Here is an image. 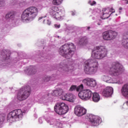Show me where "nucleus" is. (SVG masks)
Instances as JSON below:
<instances>
[{
    "label": "nucleus",
    "instance_id": "20",
    "mask_svg": "<svg viewBox=\"0 0 128 128\" xmlns=\"http://www.w3.org/2000/svg\"><path fill=\"white\" fill-rule=\"evenodd\" d=\"M102 80L108 84H114V78H112L110 76H102Z\"/></svg>",
    "mask_w": 128,
    "mask_h": 128
},
{
    "label": "nucleus",
    "instance_id": "23",
    "mask_svg": "<svg viewBox=\"0 0 128 128\" xmlns=\"http://www.w3.org/2000/svg\"><path fill=\"white\" fill-rule=\"evenodd\" d=\"M6 18L7 20H12L14 18V12H10L6 15Z\"/></svg>",
    "mask_w": 128,
    "mask_h": 128
},
{
    "label": "nucleus",
    "instance_id": "28",
    "mask_svg": "<svg viewBox=\"0 0 128 128\" xmlns=\"http://www.w3.org/2000/svg\"><path fill=\"white\" fill-rule=\"evenodd\" d=\"M122 79H119L116 80V78H114V82L113 84H122Z\"/></svg>",
    "mask_w": 128,
    "mask_h": 128
},
{
    "label": "nucleus",
    "instance_id": "11",
    "mask_svg": "<svg viewBox=\"0 0 128 128\" xmlns=\"http://www.w3.org/2000/svg\"><path fill=\"white\" fill-rule=\"evenodd\" d=\"M78 96L83 100H88L92 96V92L88 89L80 91Z\"/></svg>",
    "mask_w": 128,
    "mask_h": 128
},
{
    "label": "nucleus",
    "instance_id": "8",
    "mask_svg": "<svg viewBox=\"0 0 128 128\" xmlns=\"http://www.w3.org/2000/svg\"><path fill=\"white\" fill-rule=\"evenodd\" d=\"M10 54L6 51V50H3L0 52V58L2 59L0 61V64L1 66H4L8 64L10 60ZM4 64V65H3Z\"/></svg>",
    "mask_w": 128,
    "mask_h": 128
},
{
    "label": "nucleus",
    "instance_id": "41",
    "mask_svg": "<svg viewBox=\"0 0 128 128\" xmlns=\"http://www.w3.org/2000/svg\"><path fill=\"white\" fill-rule=\"evenodd\" d=\"M51 22L50 21V20H47V24L48 26H50Z\"/></svg>",
    "mask_w": 128,
    "mask_h": 128
},
{
    "label": "nucleus",
    "instance_id": "40",
    "mask_svg": "<svg viewBox=\"0 0 128 128\" xmlns=\"http://www.w3.org/2000/svg\"><path fill=\"white\" fill-rule=\"evenodd\" d=\"M39 122L40 124H42V118H39Z\"/></svg>",
    "mask_w": 128,
    "mask_h": 128
},
{
    "label": "nucleus",
    "instance_id": "14",
    "mask_svg": "<svg viewBox=\"0 0 128 128\" xmlns=\"http://www.w3.org/2000/svg\"><path fill=\"white\" fill-rule=\"evenodd\" d=\"M83 82L88 86L94 88L96 86V80L92 78H86L83 80Z\"/></svg>",
    "mask_w": 128,
    "mask_h": 128
},
{
    "label": "nucleus",
    "instance_id": "31",
    "mask_svg": "<svg viewBox=\"0 0 128 128\" xmlns=\"http://www.w3.org/2000/svg\"><path fill=\"white\" fill-rule=\"evenodd\" d=\"M50 77L48 76H46L43 78V80L45 82H50Z\"/></svg>",
    "mask_w": 128,
    "mask_h": 128
},
{
    "label": "nucleus",
    "instance_id": "10",
    "mask_svg": "<svg viewBox=\"0 0 128 128\" xmlns=\"http://www.w3.org/2000/svg\"><path fill=\"white\" fill-rule=\"evenodd\" d=\"M118 36V32L116 31L108 30L102 33V38L104 40H112Z\"/></svg>",
    "mask_w": 128,
    "mask_h": 128
},
{
    "label": "nucleus",
    "instance_id": "54",
    "mask_svg": "<svg viewBox=\"0 0 128 128\" xmlns=\"http://www.w3.org/2000/svg\"><path fill=\"white\" fill-rule=\"evenodd\" d=\"M119 12H120H120H121L120 11Z\"/></svg>",
    "mask_w": 128,
    "mask_h": 128
},
{
    "label": "nucleus",
    "instance_id": "33",
    "mask_svg": "<svg viewBox=\"0 0 128 128\" xmlns=\"http://www.w3.org/2000/svg\"><path fill=\"white\" fill-rule=\"evenodd\" d=\"M6 120V117L2 116V115H0V124H2Z\"/></svg>",
    "mask_w": 128,
    "mask_h": 128
},
{
    "label": "nucleus",
    "instance_id": "6",
    "mask_svg": "<svg viewBox=\"0 0 128 128\" xmlns=\"http://www.w3.org/2000/svg\"><path fill=\"white\" fill-rule=\"evenodd\" d=\"M54 110L58 114H64L68 112V106L64 102H58L54 106Z\"/></svg>",
    "mask_w": 128,
    "mask_h": 128
},
{
    "label": "nucleus",
    "instance_id": "50",
    "mask_svg": "<svg viewBox=\"0 0 128 128\" xmlns=\"http://www.w3.org/2000/svg\"><path fill=\"white\" fill-rule=\"evenodd\" d=\"M126 104H127V105L128 106V101H127V102H126Z\"/></svg>",
    "mask_w": 128,
    "mask_h": 128
},
{
    "label": "nucleus",
    "instance_id": "3",
    "mask_svg": "<svg viewBox=\"0 0 128 128\" xmlns=\"http://www.w3.org/2000/svg\"><path fill=\"white\" fill-rule=\"evenodd\" d=\"M98 64L94 59H90L88 60L85 64L84 70L86 74H92L96 72Z\"/></svg>",
    "mask_w": 128,
    "mask_h": 128
},
{
    "label": "nucleus",
    "instance_id": "52",
    "mask_svg": "<svg viewBox=\"0 0 128 128\" xmlns=\"http://www.w3.org/2000/svg\"><path fill=\"white\" fill-rule=\"evenodd\" d=\"M44 22H46V20H44L43 22L44 24Z\"/></svg>",
    "mask_w": 128,
    "mask_h": 128
},
{
    "label": "nucleus",
    "instance_id": "21",
    "mask_svg": "<svg viewBox=\"0 0 128 128\" xmlns=\"http://www.w3.org/2000/svg\"><path fill=\"white\" fill-rule=\"evenodd\" d=\"M36 72V70L34 66H30L26 70V74L28 76H30L32 74H34Z\"/></svg>",
    "mask_w": 128,
    "mask_h": 128
},
{
    "label": "nucleus",
    "instance_id": "16",
    "mask_svg": "<svg viewBox=\"0 0 128 128\" xmlns=\"http://www.w3.org/2000/svg\"><path fill=\"white\" fill-rule=\"evenodd\" d=\"M60 99L63 100H67L68 102H73L76 100V96L72 94H64L62 96Z\"/></svg>",
    "mask_w": 128,
    "mask_h": 128
},
{
    "label": "nucleus",
    "instance_id": "49",
    "mask_svg": "<svg viewBox=\"0 0 128 128\" xmlns=\"http://www.w3.org/2000/svg\"><path fill=\"white\" fill-rule=\"evenodd\" d=\"M90 26L88 27V30H90Z\"/></svg>",
    "mask_w": 128,
    "mask_h": 128
},
{
    "label": "nucleus",
    "instance_id": "13",
    "mask_svg": "<svg viewBox=\"0 0 128 128\" xmlns=\"http://www.w3.org/2000/svg\"><path fill=\"white\" fill-rule=\"evenodd\" d=\"M74 114L78 116H82L86 114V110L80 106H77L74 108Z\"/></svg>",
    "mask_w": 128,
    "mask_h": 128
},
{
    "label": "nucleus",
    "instance_id": "2",
    "mask_svg": "<svg viewBox=\"0 0 128 128\" xmlns=\"http://www.w3.org/2000/svg\"><path fill=\"white\" fill-rule=\"evenodd\" d=\"M38 10L35 6L29 7L26 9L22 14L21 20L23 22L32 20L38 16Z\"/></svg>",
    "mask_w": 128,
    "mask_h": 128
},
{
    "label": "nucleus",
    "instance_id": "51",
    "mask_svg": "<svg viewBox=\"0 0 128 128\" xmlns=\"http://www.w3.org/2000/svg\"><path fill=\"white\" fill-rule=\"evenodd\" d=\"M72 16H74V12L72 13Z\"/></svg>",
    "mask_w": 128,
    "mask_h": 128
},
{
    "label": "nucleus",
    "instance_id": "46",
    "mask_svg": "<svg viewBox=\"0 0 128 128\" xmlns=\"http://www.w3.org/2000/svg\"><path fill=\"white\" fill-rule=\"evenodd\" d=\"M122 10V8L120 7V8H119V10Z\"/></svg>",
    "mask_w": 128,
    "mask_h": 128
},
{
    "label": "nucleus",
    "instance_id": "37",
    "mask_svg": "<svg viewBox=\"0 0 128 128\" xmlns=\"http://www.w3.org/2000/svg\"><path fill=\"white\" fill-rule=\"evenodd\" d=\"M98 12V10L96 9L94 10L92 12L93 14L94 15L98 14V12Z\"/></svg>",
    "mask_w": 128,
    "mask_h": 128
},
{
    "label": "nucleus",
    "instance_id": "44",
    "mask_svg": "<svg viewBox=\"0 0 128 128\" xmlns=\"http://www.w3.org/2000/svg\"><path fill=\"white\" fill-rule=\"evenodd\" d=\"M43 18L44 17H42V16L40 17L39 18H38V20H42V18Z\"/></svg>",
    "mask_w": 128,
    "mask_h": 128
},
{
    "label": "nucleus",
    "instance_id": "9",
    "mask_svg": "<svg viewBox=\"0 0 128 128\" xmlns=\"http://www.w3.org/2000/svg\"><path fill=\"white\" fill-rule=\"evenodd\" d=\"M22 118V111L20 109L14 110L10 112L8 116V120H18Z\"/></svg>",
    "mask_w": 128,
    "mask_h": 128
},
{
    "label": "nucleus",
    "instance_id": "42",
    "mask_svg": "<svg viewBox=\"0 0 128 128\" xmlns=\"http://www.w3.org/2000/svg\"><path fill=\"white\" fill-rule=\"evenodd\" d=\"M96 2L95 1H93L92 4H90L91 6H94V4H96Z\"/></svg>",
    "mask_w": 128,
    "mask_h": 128
},
{
    "label": "nucleus",
    "instance_id": "22",
    "mask_svg": "<svg viewBox=\"0 0 128 128\" xmlns=\"http://www.w3.org/2000/svg\"><path fill=\"white\" fill-rule=\"evenodd\" d=\"M92 100L94 102H100V94L98 93H96V92H94V93L92 94Z\"/></svg>",
    "mask_w": 128,
    "mask_h": 128
},
{
    "label": "nucleus",
    "instance_id": "5",
    "mask_svg": "<svg viewBox=\"0 0 128 128\" xmlns=\"http://www.w3.org/2000/svg\"><path fill=\"white\" fill-rule=\"evenodd\" d=\"M30 92H32V89L30 86H26L21 88L18 94V100H26L30 96Z\"/></svg>",
    "mask_w": 128,
    "mask_h": 128
},
{
    "label": "nucleus",
    "instance_id": "36",
    "mask_svg": "<svg viewBox=\"0 0 128 128\" xmlns=\"http://www.w3.org/2000/svg\"><path fill=\"white\" fill-rule=\"evenodd\" d=\"M110 16H108V14H103V18H104V19L106 18H108Z\"/></svg>",
    "mask_w": 128,
    "mask_h": 128
},
{
    "label": "nucleus",
    "instance_id": "19",
    "mask_svg": "<svg viewBox=\"0 0 128 128\" xmlns=\"http://www.w3.org/2000/svg\"><path fill=\"white\" fill-rule=\"evenodd\" d=\"M121 92L123 96L128 98V84H126L124 85L121 90Z\"/></svg>",
    "mask_w": 128,
    "mask_h": 128
},
{
    "label": "nucleus",
    "instance_id": "43",
    "mask_svg": "<svg viewBox=\"0 0 128 128\" xmlns=\"http://www.w3.org/2000/svg\"><path fill=\"white\" fill-rule=\"evenodd\" d=\"M18 4L19 6H22V2H18Z\"/></svg>",
    "mask_w": 128,
    "mask_h": 128
},
{
    "label": "nucleus",
    "instance_id": "18",
    "mask_svg": "<svg viewBox=\"0 0 128 128\" xmlns=\"http://www.w3.org/2000/svg\"><path fill=\"white\" fill-rule=\"evenodd\" d=\"M122 44L126 48H128V32L124 33L122 40Z\"/></svg>",
    "mask_w": 128,
    "mask_h": 128
},
{
    "label": "nucleus",
    "instance_id": "30",
    "mask_svg": "<svg viewBox=\"0 0 128 128\" xmlns=\"http://www.w3.org/2000/svg\"><path fill=\"white\" fill-rule=\"evenodd\" d=\"M54 18H56V20H61L62 19V16H60V13L56 12L54 16Z\"/></svg>",
    "mask_w": 128,
    "mask_h": 128
},
{
    "label": "nucleus",
    "instance_id": "17",
    "mask_svg": "<svg viewBox=\"0 0 128 128\" xmlns=\"http://www.w3.org/2000/svg\"><path fill=\"white\" fill-rule=\"evenodd\" d=\"M72 66L69 65H64L60 64L59 66L58 70L59 72H70V70H72Z\"/></svg>",
    "mask_w": 128,
    "mask_h": 128
},
{
    "label": "nucleus",
    "instance_id": "39",
    "mask_svg": "<svg viewBox=\"0 0 128 128\" xmlns=\"http://www.w3.org/2000/svg\"><path fill=\"white\" fill-rule=\"evenodd\" d=\"M110 12L114 13V12L115 10H114V8H111L110 10Z\"/></svg>",
    "mask_w": 128,
    "mask_h": 128
},
{
    "label": "nucleus",
    "instance_id": "29",
    "mask_svg": "<svg viewBox=\"0 0 128 128\" xmlns=\"http://www.w3.org/2000/svg\"><path fill=\"white\" fill-rule=\"evenodd\" d=\"M47 122L48 124H50V126H52V124H54V122H56V120L54 118L50 119L49 120H48Z\"/></svg>",
    "mask_w": 128,
    "mask_h": 128
},
{
    "label": "nucleus",
    "instance_id": "7",
    "mask_svg": "<svg viewBox=\"0 0 128 128\" xmlns=\"http://www.w3.org/2000/svg\"><path fill=\"white\" fill-rule=\"evenodd\" d=\"M110 71L113 76H116L124 72V67L118 62H114L112 68H110Z\"/></svg>",
    "mask_w": 128,
    "mask_h": 128
},
{
    "label": "nucleus",
    "instance_id": "26",
    "mask_svg": "<svg viewBox=\"0 0 128 128\" xmlns=\"http://www.w3.org/2000/svg\"><path fill=\"white\" fill-rule=\"evenodd\" d=\"M88 42V38L86 36L82 37L79 40V44L82 46H84V44H86Z\"/></svg>",
    "mask_w": 128,
    "mask_h": 128
},
{
    "label": "nucleus",
    "instance_id": "1",
    "mask_svg": "<svg viewBox=\"0 0 128 128\" xmlns=\"http://www.w3.org/2000/svg\"><path fill=\"white\" fill-rule=\"evenodd\" d=\"M76 46L72 43L65 44L59 49V54L64 58L70 59L74 54Z\"/></svg>",
    "mask_w": 128,
    "mask_h": 128
},
{
    "label": "nucleus",
    "instance_id": "24",
    "mask_svg": "<svg viewBox=\"0 0 128 128\" xmlns=\"http://www.w3.org/2000/svg\"><path fill=\"white\" fill-rule=\"evenodd\" d=\"M64 90H62V89L58 88L53 92L52 94L56 96H62V94Z\"/></svg>",
    "mask_w": 128,
    "mask_h": 128
},
{
    "label": "nucleus",
    "instance_id": "12",
    "mask_svg": "<svg viewBox=\"0 0 128 128\" xmlns=\"http://www.w3.org/2000/svg\"><path fill=\"white\" fill-rule=\"evenodd\" d=\"M89 120L92 126H96L102 122V120H100V118L98 116H94L92 114L89 115Z\"/></svg>",
    "mask_w": 128,
    "mask_h": 128
},
{
    "label": "nucleus",
    "instance_id": "53",
    "mask_svg": "<svg viewBox=\"0 0 128 128\" xmlns=\"http://www.w3.org/2000/svg\"><path fill=\"white\" fill-rule=\"evenodd\" d=\"M90 2H92V1L89 2V4H90Z\"/></svg>",
    "mask_w": 128,
    "mask_h": 128
},
{
    "label": "nucleus",
    "instance_id": "32",
    "mask_svg": "<svg viewBox=\"0 0 128 128\" xmlns=\"http://www.w3.org/2000/svg\"><path fill=\"white\" fill-rule=\"evenodd\" d=\"M84 90V85H82V84H81L76 88V90L77 92H80V90Z\"/></svg>",
    "mask_w": 128,
    "mask_h": 128
},
{
    "label": "nucleus",
    "instance_id": "4",
    "mask_svg": "<svg viewBox=\"0 0 128 128\" xmlns=\"http://www.w3.org/2000/svg\"><path fill=\"white\" fill-rule=\"evenodd\" d=\"M108 49L105 46H98L94 48L92 53V56L97 60H102L106 56Z\"/></svg>",
    "mask_w": 128,
    "mask_h": 128
},
{
    "label": "nucleus",
    "instance_id": "38",
    "mask_svg": "<svg viewBox=\"0 0 128 128\" xmlns=\"http://www.w3.org/2000/svg\"><path fill=\"white\" fill-rule=\"evenodd\" d=\"M54 27L56 28H60V24H55L54 25Z\"/></svg>",
    "mask_w": 128,
    "mask_h": 128
},
{
    "label": "nucleus",
    "instance_id": "45",
    "mask_svg": "<svg viewBox=\"0 0 128 128\" xmlns=\"http://www.w3.org/2000/svg\"><path fill=\"white\" fill-rule=\"evenodd\" d=\"M125 0V2H126V4H128V0Z\"/></svg>",
    "mask_w": 128,
    "mask_h": 128
},
{
    "label": "nucleus",
    "instance_id": "15",
    "mask_svg": "<svg viewBox=\"0 0 128 128\" xmlns=\"http://www.w3.org/2000/svg\"><path fill=\"white\" fill-rule=\"evenodd\" d=\"M114 92V88L112 87L108 86L104 89L102 90V94L106 98H110L112 96V94Z\"/></svg>",
    "mask_w": 128,
    "mask_h": 128
},
{
    "label": "nucleus",
    "instance_id": "47",
    "mask_svg": "<svg viewBox=\"0 0 128 128\" xmlns=\"http://www.w3.org/2000/svg\"><path fill=\"white\" fill-rule=\"evenodd\" d=\"M103 10H104V12H106V8H104Z\"/></svg>",
    "mask_w": 128,
    "mask_h": 128
},
{
    "label": "nucleus",
    "instance_id": "35",
    "mask_svg": "<svg viewBox=\"0 0 128 128\" xmlns=\"http://www.w3.org/2000/svg\"><path fill=\"white\" fill-rule=\"evenodd\" d=\"M4 6V0H0V8Z\"/></svg>",
    "mask_w": 128,
    "mask_h": 128
},
{
    "label": "nucleus",
    "instance_id": "27",
    "mask_svg": "<svg viewBox=\"0 0 128 128\" xmlns=\"http://www.w3.org/2000/svg\"><path fill=\"white\" fill-rule=\"evenodd\" d=\"M63 0H53L52 2L54 6H60L62 4Z\"/></svg>",
    "mask_w": 128,
    "mask_h": 128
},
{
    "label": "nucleus",
    "instance_id": "25",
    "mask_svg": "<svg viewBox=\"0 0 128 128\" xmlns=\"http://www.w3.org/2000/svg\"><path fill=\"white\" fill-rule=\"evenodd\" d=\"M58 8L57 6H52L50 8V12L51 16H56V14L58 12Z\"/></svg>",
    "mask_w": 128,
    "mask_h": 128
},
{
    "label": "nucleus",
    "instance_id": "34",
    "mask_svg": "<svg viewBox=\"0 0 128 128\" xmlns=\"http://www.w3.org/2000/svg\"><path fill=\"white\" fill-rule=\"evenodd\" d=\"M76 90V86L72 85L70 88V91L72 92V90Z\"/></svg>",
    "mask_w": 128,
    "mask_h": 128
},
{
    "label": "nucleus",
    "instance_id": "48",
    "mask_svg": "<svg viewBox=\"0 0 128 128\" xmlns=\"http://www.w3.org/2000/svg\"><path fill=\"white\" fill-rule=\"evenodd\" d=\"M98 26H100V24L99 22L98 23Z\"/></svg>",
    "mask_w": 128,
    "mask_h": 128
}]
</instances>
